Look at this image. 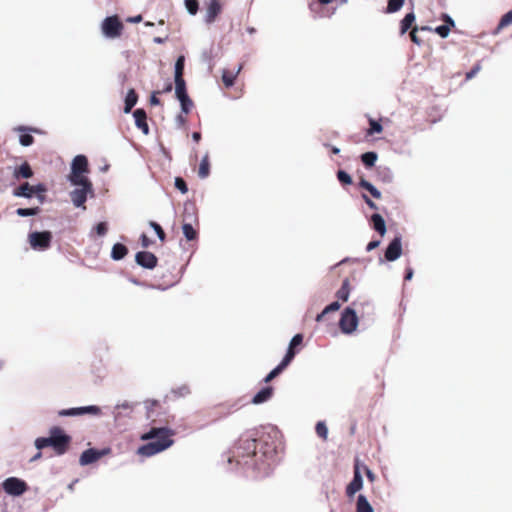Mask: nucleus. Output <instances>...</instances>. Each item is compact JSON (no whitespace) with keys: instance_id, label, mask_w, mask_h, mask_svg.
Here are the masks:
<instances>
[{"instance_id":"1","label":"nucleus","mask_w":512,"mask_h":512,"mask_svg":"<svg viewBox=\"0 0 512 512\" xmlns=\"http://www.w3.org/2000/svg\"><path fill=\"white\" fill-rule=\"evenodd\" d=\"M256 443L255 438L242 435L231 450L232 456L228 459L229 463L235 462L237 465L263 469L268 465L267 452L259 453Z\"/></svg>"},{"instance_id":"2","label":"nucleus","mask_w":512,"mask_h":512,"mask_svg":"<svg viewBox=\"0 0 512 512\" xmlns=\"http://www.w3.org/2000/svg\"><path fill=\"white\" fill-rule=\"evenodd\" d=\"M175 432L166 427H152L148 432L144 433L140 438L143 441L151 440L149 443L138 448L137 454L144 457H151L160 453L173 445L172 437Z\"/></svg>"},{"instance_id":"3","label":"nucleus","mask_w":512,"mask_h":512,"mask_svg":"<svg viewBox=\"0 0 512 512\" xmlns=\"http://www.w3.org/2000/svg\"><path fill=\"white\" fill-rule=\"evenodd\" d=\"M71 444V437L65 434L64 430L54 426L49 431L48 437H40L35 440V446L41 450L46 447H52L57 455L65 454Z\"/></svg>"},{"instance_id":"4","label":"nucleus","mask_w":512,"mask_h":512,"mask_svg":"<svg viewBox=\"0 0 512 512\" xmlns=\"http://www.w3.org/2000/svg\"><path fill=\"white\" fill-rule=\"evenodd\" d=\"M101 30L105 37L115 39L122 35L124 25L117 15L108 16L103 20Z\"/></svg>"},{"instance_id":"5","label":"nucleus","mask_w":512,"mask_h":512,"mask_svg":"<svg viewBox=\"0 0 512 512\" xmlns=\"http://www.w3.org/2000/svg\"><path fill=\"white\" fill-rule=\"evenodd\" d=\"M357 325L358 316L356 310L351 307L345 308L339 321L341 331L345 334H350L356 330Z\"/></svg>"},{"instance_id":"6","label":"nucleus","mask_w":512,"mask_h":512,"mask_svg":"<svg viewBox=\"0 0 512 512\" xmlns=\"http://www.w3.org/2000/svg\"><path fill=\"white\" fill-rule=\"evenodd\" d=\"M28 241L34 250H46L51 246L52 233L50 231L31 232L28 235Z\"/></svg>"},{"instance_id":"7","label":"nucleus","mask_w":512,"mask_h":512,"mask_svg":"<svg viewBox=\"0 0 512 512\" xmlns=\"http://www.w3.org/2000/svg\"><path fill=\"white\" fill-rule=\"evenodd\" d=\"M2 486L7 494L13 496L22 495L28 489L26 482L16 477L7 478Z\"/></svg>"},{"instance_id":"8","label":"nucleus","mask_w":512,"mask_h":512,"mask_svg":"<svg viewBox=\"0 0 512 512\" xmlns=\"http://www.w3.org/2000/svg\"><path fill=\"white\" fill-rule=\"evenodd\" d=\"M111 452L110 448H104L101 450H97L94 448H89L82 452L79 458V463L81 466H86L92 463L97 462L103 456L108 455Z\"/></svg>"},{"instance_id":"9","label":"nucleus","mask_w":512,"mask_h":512,"mask_svg":"<svg viewBox=\"0 0 512 512\" xmlns=\"http://www.w3.org/2000/svg\"><path fill=\"white\" fill-rule=\"evenodd\" d=\"M84 414H91V415H100L101 409L100 407L96 405H90L85 407H77V408H69V409H62L58 412L59 416L65 417V416H81Z\"/></svg>"},{"instance_id":"10","label":"nucleus","mask_w":512,"mask_h":512,"mask_svg":"<svg viewBox=\"0 0 512 512\" xmlns=\"http://www.w3.org/2000/svg\"><path fill=\"white\" fill-rule=\"evenodd\" d=\"M402 253L401 237H395L385 250V259L387 261H395Z\"/></svg>"},{"instance_id":"11","label":"nucleus","mask_w":512,"mask_h":512,"mask_svg":"<svg viewBox=\"0 0 512 512\" xmlns=\"http://www.w3.org/2000/svg\"><path fill=\"white\" fill-rule=\"evenodd\" d=\"M135 260L138 265L147 268V269H153L156 267L158 259L157 257L148 251H140L136 254Z\"/></svg>"},{"instance_id":"12","label":"nucleus","mask_w":512,"mask_h":512,"mask_svg":"<svg viewBox=\"0 0 512 512\" xmlns=\"http://www.w3.org/2000/svg\"><path fill=\"white\" fill-rule=\"evenodd\" d=\"M363 486V480L360 473V469L358 464H355L354 467V476L352 481L348 484L346 488V494L348 497H353L359 490L362 489Z\"/></svg>"},{"instance_id":"13","label":"nucleus","mask_w":512,"mask_h":512,"mask_svg":"<svg viewBox=\"0 0 512 512\" xmlns=\"http://www.w3.org/2000/svg\"><path fill=\"white\" fill-rule=\"evenodd\" d=\"M89 193L93 194V188L92 189H88V188H82L81 187L79 189L73 190L70 193V197H71V200H72L73 204L76 207H82L83 209H86L85 202L87 200V195Z\"/></svg>"},{"instance_id":"14","label":"nucleus","mask_w":512,"mask_h":512,"mask_svg":"<svg viewBox=\"0 0 512 512\" xmlns=\"http://www.w3.org/2000/svg\"><path fill=\"white\" fill-rule=\"evenodd\" d=\"M222 11V5L219 0H210L207 4L205 22L213 23Z\"/></svg>"},{"instance_id":"15","label":"nucleus","mask_w":512,"mask_h":512,"mask_svg":"<svg viewBox=\"0 0 512 512\" xmlns=\"http://www.w3.org/2000/svg\"><path fill=\"white\" fill-rule=\"evenodd\" d=\"M243 69V64H239V66L236 69H223L222 70V82L225 86V88H230L234 85L236 78L240 74L241 70Z\"/></svg>"},{"instance_id":"16","label":"nucleus","mask_w":512,"mask_h":512,"mask_svg":"<svg viewBox=\"0 0 512 512\" xmlns=\"http://www.w3.org/2000/svg\"><path fill=\"white\" fill-rule=\"evenodd\" d=\"M136 126L145 134L149 133V126L147 124V115L143 109H136L133 113Z\"/></svg>"},{"instance_id":"17","label":"nucleus","mask_w":512,"mask_h":512,"mask_svg":"<svg viewBox=\"0 0 512 512\" xmlns=\"http://www.w3.org/2000/svg\"><path fill=\"white\" fill-rule=\"evenodd\" d=\"M274 389L272 386H266L257 392L252 398L253 404H262L268 401L273 395Z\"/></svg>"},{"instance_id":"18","label":"nucleus","mask_w":512,"mask_h":512,"mask_svg":"<svg viewBox=\"0 0 512 512\" xmlns=\"http://www.w3.org/2000/svg\"><path fill=\"white\" fill-rule=\"evenodd\" d=\"M72 171L78 173H86L88 171V160L84 155H77L72 162Z\"/></svg>"},{"instance_id":"19","label":"nucleus","mask_w":512,"mask_h":512,"mask_svg":"<svg viewBox=\"0 0 512 512\" xmlns=\"http://www.w3.org/2000/svg\"><path fill=\"white\" fill-rule=\"evenodd\" d=\"M13 176L15 179H29L33 176V170L28 162H24L14 170Z\"/></svg>"},{"instance_id":"20","label":"nucleus","mask_w":512,"mask_h":512,"mask_svg":"<svg viewBox=\"0 0 512 512\" xmlns=\"http://www.w3.org/2000/svg\"><path fill=\"white\" fill-rule=\"evenodd\" d=\"M70 181L74 185L81 186L82 188H88L92 189V183L90 180L85 177L82 173L78 172H71V175L69 177Z\"/></svg>"},{"instance_id":"21","label":"nucleus","mask_w":512,"mask_h":512,"mask_svg":"<svg viewBox=\"0 0 512 512\" xmlns=\"http://www.w3.org/2000/svg\"><path fill=\"white\" fill-rule=\"evenodd\" d=\"M15 197L31 198L34 195L33 185L24 182L13 190Z\"/></svg>"},{"instance_id":"22","label":"nucleus","mask_w":512,"mask_h":512,"mask_svg":"<svg viewBox=\"0 0 512 512\" xmlns=\"http://www.w3.org/2000/svg\"><path fill=\"white\" fill-rule=\"evenodd\" d=\"M303 343V335L302 334H296L290 341V344H289V347H288V350L286 352V355L285 356H288L289 354H291V357H290V362H292V360L294 359L296 353L298 352L296 350V348L298 346H301Z\"/></svg>"},{"instance_id":"23","label":"nucleus","mask_w":512,"mask_h":512,"mask_svg":"<svg viewBox=\"0 0 512 512\" xmlns=\"http://www.w3.org/2000/svg\"><path fill=\"white\" fill-rule=\"evenodd\" d=\"M371 223L373 228L381 235L386 233V225L383 217L380 214H373L371 216Z\"/></svg>"},{"instance_id":"24","label":"nucleus","mask_w":512,"mask_h":512,"mask_svg":"<svg viewBox=\"0 0 512 512\" xmlns=\"http://www.w3.org/2000/svg\"><path fill=\"white\" fill-rule=\"evenodd\" d=\"M127 253L128 249L125 245L121 243H116L112 247L111 257L114 260H121L127 255Z\"/></svg>"},{"instance_id":"25","label":"nucleus","mask_w":512,"mask_h":512,"mask_svg":"<svg viewBox=\"0 0 512 512\" xmlns=\"http://www.w3.org/2000/svg\"><path fill=\"white\" fill-rule=\"evenodd\" d=\"M137 100H138L137 93L135 92L134 89H130L125 98L124 112L129 113L131 111V109L136 105Z\"/></svg>"},{"instance_id":"26","label":"nucleus","mask_w":512,"mask_h":512,"mask_svg":"<svg viewBox=\"0 0 512 512\" xmlns=\"http://www.w3.org/2000/svg\"><path fill=\"white\" fill-rule=\"evenodd\" d=\"M415 14L414 12L407 13L405 17L402 19L400 23V33L403 35L405 34L413 25L415 22Z\"/></svg>"},{"instance_id":"27","label":"nucleus","mask_w":512,"mask_h":512,"mask_svg":"<svg viewBox=\"0 0 512 512\" xmlns=\"http://www.w3.org/2000/svg\"><path fill=\"white\" fill-rule=\"evenodd\" d=\"M350 290V281L348 278H346L344 279L342 286L336 293L337 298L342 302H346L349 298Z\"/></svg>"},{"instance_id":"28","label":"nucleus","mask_w":512,"mask_h":512,"mask_svg":"<svg viewBox=\"0 0 512 512\" xmlns=\"http://www.w3.org/2000/svg\"><path fill=\"white\" fill-rule=\"evenodd\" d=\"M356 512H374L373 507L364 495H359L356 502Z\"/></svg>"},{"instance_id":"29","label":"nucleus","mask_w":512,"mask_h":512,"mask_svg":"<svg viewBox=\"0 0 512 512\" xmlns=\"http://www.w3.org/2000/svg\"><path fill=\"white\" fill-rule=\"evenodd\" d=\"M511 24H512V10H510L509 12H507L506 14H504L501 17V19L494 31V34H498L501 30H503L504 28L508 27Z\"/></svg>"},{"instance_id":"30","label":"nucleus","mask_w":512,"mask_h":512,"mask_svg":"<svg viewBox=\"0 0 512 512\" xmlns=\"http://www.w3.org/2000/svg\"><path fill=\"white\" fill-rule=\"evenodd\" d=\"M359 185L363 189L367 190L372 195V197H374L376 199L381 198L380 191L378 189H376V187H374L369 181L365 180L364 178H361Z\"/></svg>"},{"instance_id":"31","label":"nucleus","mask_w":512,"mask_h":512,"mask_svg":"<svg viewBox=\"0 0 512 512\" xmlns=\"http://www.w3.org/2000/svg\"><path fill=\"white\" fill-rule=\"evenodd\" d=\"M210 173V163L208 155H205L199 165L198 175L200 178H206Z\"/></svg>"},{"instance_id":"32","label":"nucleus","mask_w":512,"mask_h":512,"mask_svg":"<svg viewBox=\"0 0 512 512\" xmlns=\"http://www.w3.org/2000/svg\"><path fill=\"white\" fill-rule=\"evenodd\" d=\"M34 195L38 199L39 204H43L46 199L47 188L44 184L33 185Z\"/></svg>"},{"instance_id":"33","label":"nucleus","mask_w":512,"mask_h":512,"mask_svg":"<svg viewBox=\"0 0 512 512\" xmlns=\"http://www.w3.org/2000/svg\"><path fill=\"white\" fill-rule=\"evenodd\" d=\"M182 231L185 238L189 241L195 240L198 237L197 231L193 228L192 224L184 223L182 226Z\"/></svg>"},{"instance_id":"34","label":"nucleus","mask_w":512,"mask_h":512,"mask_svg":"<svg viewBox=\"0 0 512 512\" xmlns=\"http://www.w3.org/2000/svg\"><path fill=\"white\" fill-rule=\"evenodd\" d=\"M41 212L39 206L29 208H18L16 214L20 217L35 216Z\"/></svg>"},{"instance_id":"35","label":"nucleus","mask_w":512,"mask_h":512,"mask_svg":"<svg viewBox=\"0 0 512 512\" xmlns=\"http://www.w3.org/2000/svg\"><path fill=\"white\" fill-rule=\"evenodd\" d=\"M290 357L291 354H289L288 356H284L280 364L270 372L273 378L277 377L291 363Z\"/></svg>"},{"instance_id":"36","label":"nucleus","mask_w":512,"mask_h":512,"mask_svg":"<svg viewBox=\"0 0 512 512\" xmlns=\"http://www.w3.org/2000/svg\"><path fill=\"white\" fill-rule=\"evenodd\" d=\"M377 154L375 152H366L361 155V160L366 167L374 166L377 160Z\"/></svg>"},{"instance_id":"37","label":"nucleus","mask_w":512,"mask_h":512,"mask_svg":"<svg viewBox=\"0 0 512 512\" xmlns=\"http://www.w3.org/2000/svg\"><path fill=\"white\" fill-rule=\"evenodd\" d=\"M405 0H389L386 10V13H395L401 9Z\"/></svg>"},{"instance_id":"38","label":"nucleus","mask_w":512,"mask_h":512,"mask_svg":"<svg viewBox=\"0 0 512 512\" xmlns=\"http://www.w3.org/2000/svg\"><path fill=\"white\" fill-rule=\"evenodd\" d=\"M184 63H185L184 56H182V55L179 56L175 63V79L183 78Z\"/></svg>"},{"instance_id":"39","label":"nucleus","mask_w":512,"mask_h":512,"mask_svg":"<svg viewBox=\"0 0 512 512\" xmlns=\"http://www.w3.org/2000/svg\"><path fill=\"white\" fill-rule=\"evenodd\" d=\"M315 431H316V434L321 438L323 439L324 441L327 440V437H328V428L326 426V424L322 421H319L317 424H316V427H315Z\"/></svg>"},{"instance_id":"40","label":"nucleus","mask_w":512,"mask_h":512,"mask_svg":"<svg viewBox=\"0 0 512 512\" xmlns=\"http://www.w3.org/2000/svg\"><path fill=\"white\" fill-rule=\"evenodd\" d=\"M370 128L367 131V135L371 136L374 133H381L383 131L382 125L376 120L370 118L369 119Z\"/></svg>"},{"instance_id":"41","label":"nucleus","mask_w":512,"mask_h":512,"mask_svg":"<svg viewBox=\"0 0 512 512\" xmlns=\"http://www.w3.org/2000/svg\"><path fill=\"white\" fill-rule=\"evenodd\" d=\"M185 7L191 15H195L199 9V3L197 0H185Z\"/></svg>"},{"instance_id":"42","label":"nucleus","mask_w":512,"mask_h":512,"mask_svg":"<svg viewBox=\"0 0 512 512\" xmlns=\"http://www.w3.org/2000/svg\"><path fill=\"white\" fill-rule=\"evenodd\" d=\"M149 225L156 232V234L159 237V239L162 242H164L165 238H166V234H165L164 230L162 229V227L157 222H155V221H150Z\"/></svg>"},{"instance_id":"43","label":"nucleus","mask_w":512,"mask_h":512,"mask_svg":"<svg viewBox=\"0 0 512 512\" xmlns=\"http://www.w3.org/2000/svg\"><path fill=\"white\" fill-rule=\"evenodd\" d=\"M337 178L342 184L350 185L352 183L351 176L343 170L337 172Z\"/></svg>"},{"instance_id":"44","label":"nucleus","mask_w":512,"mask_h":512,"mask_svg":"<svg viewBox=\"0 0 512 512\" xmlns=\"http://www.w3.org/2000/svg\"><path fill=\"white\" fill-rule=\"evenodd\" d=\"M175 187H176L179 191H181V193H183V194L187 193V191H188L187 184H186V182L184 181V179H183V178H181V177H176V179H175Z\"/></svg>"},{"instance_id":"45","label":"nucleus","mask_w":512,"mask_h":512,"mask_svg":"<svg viewBox=\"0 0 512 512\" xmlns=\"http://www.w3.org/2000/svg\"><path fill=\"white\" fill-rule=\"evenodd\" d=\"M175 92L176 94L187 92L184 78L175 79Z\"/></svg>"},{"instance_id":"46","label":"nucleus","mask_w":512,"mask_h":512,"mask_svg":"<svg viewBox=\"0 0 512 512\" xmlns=\"http://www.w3.org/2000/svg\"><path fill=\"white\" fill-rule=\"evenodd\" d=\"M19 141L22 146H30L34 143V137L30 134H22L19 137Z\"/></svg>"},{"instance_id":"47","label":"nucleus","mask_w":512,"mask_h":512,"mask_svg":"<svg viewBox=\"0 0 512 512\" xmlns=\"http://www.w3.org/2000/svg\"><path fill=\"white\" fill-rule=\"evenodd\" d=\"M450 28L449 25H440L435 29V32L442 38H446L449 35Z\"/></svg>"},{"instance_id":"48","label":"nucleus","mask_w":512,"mask_h":512,"mask_svg":"<svg viewBox=\"0 0 512 512\" xmlns=\"http://www.w3.org/2000/svg\"><path fill=\"white\" fill-rule=\"evenodd\" d=\"M145 405L148 411V416H151V413L153 412L154 408L159 406V401L154 399H149L145 401Z\"/></svg>"},{"instance_id":"49","label":"nucleus","mask_w":512,"mask_h":512,"mask_svg":"<svg viewBox=\"0 0 512 512\" xmlns=\"http://www.w3.org/2000/svg\"><path fill=\"white\" fill-rule=\"evenodd\" d=\"M95 229H96V233L99 236H104L107 233L108 227L105 222H100L97 224Z\"/></svg>"},{"instance_id":"50","label":"nucleus","mask_w":512,"mask_h":512,"mask_svg":"<svg viewBox=\"0 0 512 512\" xmlns=\"http://www.w3.org/2000/svg\"><path fill=\"white\" fill-rule=\"evenodd\" d=\"M181 109L184 113L188 114L193 106V102L192 100L189 98L188 99V102L186 101H181Z\"/></svg>"},{"instance_id":"51","label":"nucleus","mask_w":512,"mask_h":512,"mask_svg":"<svg viewBox=\"0 0 512 512\" xmlns=\"http://www.w3.org/2000/svg\"><path fill=\"white\" fill-rule=\"evenodd\" d=\"M340 308L339 302L335 301L325 307L324 313L334 312Z\"/></svg>"},{"instance_id":"52","label":"nucleus","mask_w":512,"mask_h":512,"mask_svg":"<svg viewBox=\"0 0 512 512\" xmlns=\"http://www.w3.org/2000/svg\"><path fill=\"white\" fill-rule=\"evenodd\" d=\"M480 69H481V65H480V63H477L469 72H467L466 79L473 78Z\"/></svg>"},{"instance_id":"53","label":"nucleus","mask_w":512,"mask_h":512,"mask_svg":"<svg viewBox=\"0 0 512 512\" xmlns=\"http://www.w3.org/2000/svg\"><path fill=\"white\" fill-rule=\"evenodd\" d=\"M418 28L415 26L412 28L411 32H410V38H411V41L415 44H420L421 43V40L418 38L416 32H417Z\"/></svg>"},{"instance_id":"54","label":"nucleus","mask_w":512,"mask_h":512,"mask_svg":"<svg viewBox=\"0 0 512 512\" xmlns=\"http://www.w3.org/2000/svg\"><path fill=\"white\" fill-rule=\"evenodd\" d=\"M140 240H141V245L144 248H148L152 244V241L144 233L141 235Z\"/></svg>"},{"instance_id":"55","label":"nucleus","mask_w":512,"mask_h":512,"mask_svg":"<svg viewBox=\"0 0 512 512\" xmlns=\"http://www.w3.org/2000/svg\"><path fill=\"white\" fill-rule=\"evenodd\" d=\"M363 199L365 201V203L371 208V209H374V210H377L378 207L377 205L365 194H363Z\"/></svg>"},{"instance_id":"56","label":"nucleus","mask_w":512,"mask_h":512,"mask_svg":"<svg viewBox=\"0 0 512 512\" xmlns=\"http://www.w3.org/2000/svg\"><path fill=\"white\" fill-rule=\"evenodd\" d=\"M380 245V241L379 240H373V241H370L366 247V250L367 251H372L374 249H376L378 246Z\"/></svg>"},{"instance_id":"57","label":"nucleus","mask_w":512,"mask_h":512,"mask_svg":"<svg viewBox=\"0 0 512 512\" xmlns=\"http://www.w3.org/2000/svg\"><path fill=\"white\" fill-rule=\"evenodd\" d=\"M442 19L444 22L447 23L446 25H449L450 27L454 26V21L452 20V18L449 15L444 14Z\"/></svg>"},{"instance_id":"58","label":"nucleus","mask_w":512,"mask_h":512,"mask_svg":"<svg viewBox=\"0 0 512 512\" xmlns=\"http://www.w3.org/2000/svg\"><path fill=\"white\" fill-rule=\"evenodd\" d=\"M176 97L178 98V100L181 102V101H186L188 102V99H189V96L187 94V92H182L180 94H176Z\"/></svg>"},{"instance_id":"59","label":"nucleus","mask_w":512,"mask_h":512,"mask_svg":"<svg viewBox=\"0 0 512 512\" xmlns=\"http://www.w3.org/2000/svg\"><path fill=\"white\" fill-rule=\"evenodd\" d=\"M128 22H131V23H139L142 21V16L141 15H137L135 17H129L127 19Z\"/></svg>"},{"instance_id":"60","label":"nucleus","mask_w":512,"mask_h":512,"mask_svg":"<svg viewBox=\"0 0 512 512\" xmlns=\"http://www.w3.org/2000/svg\"><path fill=\"white\" fill-rule=\"evenodd\" d=\"M412 277H413V269L407 268L404 279L407 281V280H411Z\"/></svg>"},{"instance_id":"61","label":"nucleus","mask_w":512,"mask_h":512,"mask_svg":"<svg viewBox=\"0 0 512 512\" xmlns=\"http://www.w3.org/2000/svg\"><path fill=\"white\" fill-rule=\"evenodd\" d=\"M150 101H151V104H153V105H158V104H160V100H159V98L156 96V93H153V94H152Z\"/></svg>"},{"instance_id":"62","label":"nucleus","mask_w":512,"mask_h":512,"mask_svg":"<svg viewBox=\"0 0 512 512\" xmlns=\"http://www.w3.org/2000/svg\"><path fill=\"white\" fill-rule=\"evenodd\" d=\"M193 140L198 143L201 140V133L200 132H193L192 133Z\"/></svg>"},{"instance_id":"63","label":"nucleus","mask_w":512,"mask_h":512,"mask_svg":"<svg viewBox=\"0 0 512 512\" xmlns=\"http://www.w3.org/2000/svg\"><path fill=\"white\" fill-rule=\"evenodd\" d=\"M366 476L369 478L370 481H373L374 480V474L372 473V471L368 468H366Z\"/></svg>"},{"instance_id":"64","label":"nucleus","mask_w":512,"mask_h":512,"mask_svg":"<svg viewBox=\"0 0 512 512\" xmlns=\"http://www.w3.org/2000/svg\"><path fill=\"white\" fill-rule=\"evenodd\" d=\"M326 314H327V313H324V310H323L320 314H318V315H317V317H316V321H317V322L322 321V319L324 318V316H325Z\"/></svg>"}]
</instances>
